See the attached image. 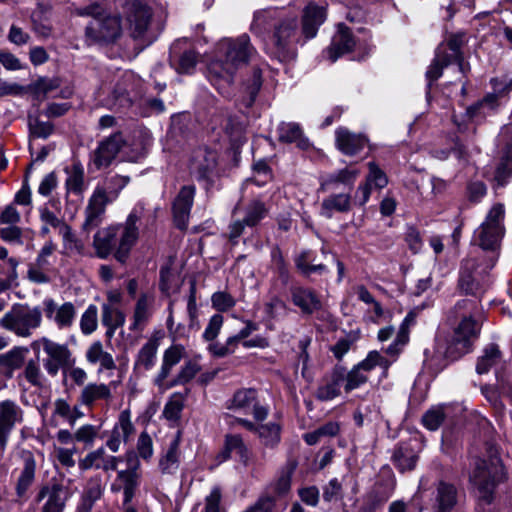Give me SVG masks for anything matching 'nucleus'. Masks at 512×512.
Wrapping results in <instances>:
<instances>
[{
	"mask_svg": "<svg viewBox=\"0 0 512 512\" xmlns=\"http://www.w3.org/2000/svg\"><path fill=\"white\" fill-rule=\"evenodd\" d=\"M22 420V410L11 400L0 402V454L6 449L9 435L17 422Z\"/></svg>",
	"mask_w": 512,
	"mask_h": 512,
	"instance_id": "nucleus-19",
	"label": "nucleus"
},
{
	"mask_svg": "<svg viewBox=\"0 0 512 512\" xmlns=\"http://www.w3.org/2000/svg\"><path fill=\"white\" fill-rule=\"evenodd\" d=\"M449 407L444 404L432 406L422 416V424L431 431L437 430L448 415Z\"/></svg>",
	"mask_w": 512,
	"mask_h": 512,
	"instance_id": "nucleus-55",
	"label": "nucleus"
},
{
	"mask_svg": "<svg viewBox=\"0 0 512 512\" xmlns=\"http://www.w3.org/2000/svg\"><path fill=\"white\" fill-rule=\"evenodd\" d=\"M24 369L18 378H24L29 384L34 387H42L44 385V375L40 369V365L37 361L30 359L24 363Z\"/></svg>",
	"mask_w": 512,
	"mask_h": 512,
	"instance_id": "nucleus-60",
	"label": "nucleus"
},
{
	"mask_svg": "<svg viewBox=\"0 0 512 512\" xmlns=\"http://www.w3.org/2000/svg\"><path fill=\"white\" fill-rule=\"evenodd\" d=\"M393 462L401 472L412 470L416 466L417 455L408 445H400L394 451Z\"/></svg>",
	"mask_w": 512,
	"mask_h": 512,
	"instance_id": "nucleus-54",
	"label": "nucleus"
},
{
	"mask_svg": "<svg viewBox=\"0 0 512 512\" xmlns=\"http://www.w3.org/2000/svg\"><path fill=\"white\" fill-rule=\"evenodd\" d=\"M187 394L188 390L185 393L175 392L170 396L163 409V416L167 420L176 422L180 419Z\"/></svg>",
	"mask_w": 512,
	"mask_h": 512,
	"instance_id": "nucleus-56",
	"label": "nucleus"
},
{
	"mask_svg": "<svg viewBox=\"0 0 512 512\" xmlns=\"http://www.w3.org/2000/svg\"><path fill=\"white\" fill-rule=\"evenodd\" d=\"M235 453L239 461L246 467L254 463L252 451L244 443L242 437L237 434H228L225 437L224 448L219 454L220 461H225Z\"/></svg>",
	"mask_w": 512,
	"mask_h": 512,
	"instance_id": "nucleus-25",
	"label": "nucleus"
},
{
	"mask_svg": "<svg viewBox=\"0 0 512 512\" xmlns=\"http://www.w3.org/2000/svg\"><path fill=\"white\" fill-rule=\"evenodd\" d=\"M144 210V203L138 202L124 223L98 230L93 237L97 257L106 259L113 253L118 262L125 263L138 240L139 231L136 224L142 218Z\"/></svg>",
	"mask_w": 512,
	"mask_h": 512,
	"instance_id": "nucleus-3",
	"label": "nucleus"
},
{
	"mask_svg": "<svg viewBox=\"0 0 512 512\" xmlns=\"http://www.w3.org/2000/svg\"><path fill=\"white\" fill-rule=\"evenodd\" d=\"M102 324L107 327V336L111 337L117 328L125 323V315L117 306L102 305Z\"/></svg>",
	"mask_w": 512,
	"mask_h": 512,
	"instance_id": "nucleus-50",
	"label": "nucleus"
},
{
	"mask_svg": "<svg viewBox=\"0 0 512 512\" xmlns=\"http://www.w3.org/2000/svg\"><path fill=\"white\" fill-rule=\"evenodd\" d=\"M463 44V38L460 35H453L447 43V47H439L437 50L444 52L449 57V62L456 65L459 73L465 74L469 68L468 64L464 63L460 48Z\"/></svg>",
	"mask_w": 512,
	"mask_h": 512,
	"instance_id": "nucleus-47",
	"label": "nucleus"
},
{
	"mask_svg": "<svg viewBox=\"0 0 512 512\" xmlns=\"http://www.w3.org/2000/svg\"><path fill=\"white\" fill-rule=\"evenodd\" d=\"M257 433L263 445L268 448H275L280 443L281 427L277 423L259 425Z\"/></svg>",
	"mask_w": 512,
	"mask_h": 512,
	"instance_id": "nucleus-57",
	"label": "nucleus"
},
{
	"mask_svg": "<svg viewBox=\"0 0 512 512\" xmlns=\"http://www.w3.org/2000/svg\"><path fill=\"white\" fill-rule=\"evenodd\" d=\"M141 473L139 472V463L129 464V467L125 470L117 472V476L111 485L113 492H123V505L130 504L136 495V492L140 486Z\"/></svg>",
	"mask_w": 512,
	"mask_h": 512,
	"instance_id": "nucleus-14",
	"label": "nucleus"
},
{
	"mask_svg": "<svg viewBox=\"0 0 512 512\" xmlns=\"http://www.w3.org/2000/svg\"><path fill=\"white\" fill-rule=\"evenodd\" d=\"M45 497H47V500L41 512H63L65 497L60 485H53L51 488L43 487L38 494V500H42Z\"/></svg>",
	"mask_w": 512,
	"mask_h": 512,
	"instance_id": "nucleus-41",
	"label": "nucleus"
},
{
	"mask_svg": "<svg viewBox=\"0 0 512 512\" xmlns=\"http://www.w3.org/2000/svg\"><path fill=\"white\" fill-rule=\"evenodd\" d=\"M32 23L34 32L42 37L48 38L52 36L53 27L46 16V12L42 9L39 11H35L32 15Z\"/></svg>",
	"mask_w": 512,
	"mask_h": 512,
	"instance_id": "nucleus-64",
	"label": "nucleus"
},
{
	"mask_svg": "<svg viewBox=\"0 0 512 512\" xmlns=\"http://www.w3.org/2000/svg\"><path fill=\"white\" fill-rule=\"evenodd\" d=\"M501 352L496 344H489L483 351L482 356L479 357L476 365L478 374L487 373L492 367L496 366L501 361Z\"/></svg>",
	"mask_w": 512,
	"mask_h": 512,
	"instance_id": "nucleus-53",
	"label": "nucleus"
},
{
	"mask_svg": "<svg viewBox=\"0 0 512 512\" xmlns=\"http://www.w3.org/2000/svg\"><path fill=\"white\" fill-rule=\"evenodd\" d=\"M449 65H452V63L449 62L448 55L444 52H441L440 50H437L435 58L426 72V78L428 80L429 87L442 75L443 68Z\"/></svg>",
	"mask_w": 512,
	"mask_h": 512,
	"instance_id": "nucleus-61",
	"label": "nucleus"
},
{
	"mask_svg": "<svg viewBox=\"0 0 512 512\" xmlns=\"http://www.w3.org/2000/svg\"><path fill=\"white\" fill-rule=\"evenodd\" d=\"M497 261V256H492L485 266L478 270L479 265L476 258L467 257L461 263L459 275V287L467 294H475L479 289V280L482 275L487 274Z\"/></svg>",
	"mask_w": 512,
	"mask_h": 512,
	"instance_id": "nucleus-13",
	"label": "nucleus"
},
{
	"mask_svg": "<svg viewBox=\"0 0 512 512\" xmlns=\"http://www.w3.org/2000/svg\"><path fill=\"white\" fill-rule=\"evenodd\" d=\"M43 322L42 310L39 306L27 303H15L0 318V327L21 338H29Z\"/></svg>",
	"mask_w": 512,
	"mask_h": 512,
	"instance_id": "nucleus-6",
	"label": "nucleus"
},
{
	"mask_svg": "<svg viewBox=\"0 0 512 512\" xmlns=\"http://www.w3.org/2000/svg\"><path fill=\"white\" fill-rule=\"evenodd\" d=\"M358 169L344 168L333 173H330L322 178L320 183L321 191H329L338 188L339 184L352 186L359 176Z\"/></svg>",
	"mask_w": 512,
	"mask_h": 512,
	"instance_id": "nucleus-38",
	"label": "nucleus"
},
{
	"mask_svg": "<svg viewBox=\"0 0 512 512\" xmlns=\"http://www.w3.org/2000/svg\"><path fill=\"white\" fill-rule=\"evenodd\" d=\"M85 358L90 364H100L101 370H114L116 368L113 356L104 350L100 341L93 342L87 348Z\"/></svg>",
	"mask_w": 512,
	"mask_h": 512,
	"instance_id": "nucleus-44",
	"label": "nucleus"
},
{
	"mask_svg": "<svg viewBox=\"0 0 512 512\" xmlns=\"http://www.w3.org/2000/svg\"><path fill=\"white\" fill-rule=\"evenodd\" d=\"M335 143L341 153L354 156L368 144V139L364 134L354 133L345 127H339L335 131Z\"/></svg>",
	"mask_w": 512,
	"mask_h": 512,
	"instance_id": "nucleus-22",
	"label": "nucleus"
},
{
	"mask_svg": "<svg viewBox=\"0 0 512 512\" xmlns=\"http://www.w3.org/2000/svg\"><path fill=\"white\" fill-rule=\"evenodd\" d=\"M185 41H176L170 48V63L178 73H191L198 62L199 55L193 49L182 51Z\"/></svg>",
	"mask_w": 512,
	"mask_h": 512,
	"instance_id": "nucleus-31",
	"label": "nucleus"
},
{
	"mask_svg": "<svg viewBox=\"0 0 512 512\" xmlns=\"http://www.w3.org/2000/svg\"><path fill=\"white\" fill-rule=\"evenodd\" d=\"M228 409L252 414L257 421H263L268 416V409L260 405L257 400V391L255 389H242L237 391Z\"/></svg>",
	"mask_w": 512,
	"mask_h": 512,
	"instance_id": "nucleus-15",
	"label": "nucleus"
},
{
	"mask_svg": "<svg viewBox=\"0 0 512 512\" xmlns=\"http://www.w3.org/2000/svg\"><path fill=\"white\" fill-rule=\"evenodd\" d=\"M50 270L40 266L35 260L27 264L26 279L37 285L48 284L51 281Z\"/></svg>",
	"mask_w": 512,
	"mask_h": 512,
	"instance_id": "nucleus-62",
	"label": "nucleus"
},
{
	"mask_svg": "<svg viewBox=\"0 0 512 512\" xmlns=\"http://www.w3.org/2000/svg\"><path fill=\"white\" fill-rule=\"evenodd\" d=\"M340 374H342L343 389L345 393L361 388L368 382L369 376H365L355 366L347 370L343 366H338Z\"/></svg>",
	"mask_w": 512,
	"mask_h": 512,
	"instance_id": "nucleus-52",
	"label": "nucleus"
},
{
	"mask_svg": "<svg viewBox=\"0 0 512 512\" xmlns=\"http://www.w3.org/2000/svg\"><path fill=\"white\" fill-rule=\"evenodd\" d=\"M468 478L478 504L486 506L494 501L497 487L507 480V472L498 453L490 451L487 456L473 459Z\"/></svg>",
	"mask_w": 512,
	"mask_h": 512,
	"instance_id": "nucleus-4",
	"label": "nucleus"
},
{
	"mask_svg": "<svg viewBox=\"0 0 512 512\" xmlns=\"http://www.w3.org/2000/svg\"><path fill=\"white\" fill-rule=\"evenodd\" d=\"M351 195L349 193L332 194L321 203V215L325 218H332L335 213H345L350 210Z\"/></svg>",
	"mask_w": 512,
	"mask_h": 512,
	"instance_id": "nucleus-39",
	"label": "nucleus"
},
{
	"mask_svg": "<svg viewBox=\"0 0 512 512\" xmlns=\"http://www.w3.org/2000/svg\"><path fill=\"white\" fill-rule=\"evenodd\" d=\"M42 347L47 358L43 360V366L47 374L55 377L60 370L69 368L74 365L76 359L73 357L71 350L66 344H60L47 337H42L33 342L32 347Z\"/></svg>",
	"mask_w": 512,
	"mask_h": 512,
	"instance_id": "nucleus-10",
	"label": "nucleus"
},
{
	"mask_svg": "<svg viewBox=\"0 0 512 512\" xmlns=\"http://www.w3.org/2000/svg\"><path fill=\"white\" fill-rule=\"evenodd\" d=\"M190 176L209 189L219 175L218 153L208 147L193 150L188 162Z\"/></svg>",
	"mask_w": 512,
	"mask_h": 512,
	"instance_id": "nucleus-7",
	"label": "nucleus"
},
{
	"mask_svg": "<svg viewBox=\"0 0 512 512\" xmlns=\"http://www.w3.org/2000/svg\"><path fill=\"white\" fill-rule=\"evenodd\" d=\"M113 400V394L110 384L90 382L86 384L78 397L79 403L82 405L93 408L97 403L104 402L110 403Z\"/></svg>",
	"mask_w": 512,
	"mask_h": 512,
	"instance_id": "nucleus-24",
	"label": "nucleus"
},
{
	"mask_svg": "<svg viewBox=\"0 0 512 512\" xmlns=\"http://www.w3.org/2000/svg\"><path fill=\"white\" fill-rule=\"evenodd\" d=\"M326 20V8L314 3H309L302 16V34L305 39H312L316 36L319 27Z\"/></svg>",
	"mask_w": 512,
	"mask_h": 512,
	"instance_id": "nucleus-32",
	"label": "nucleus"
},
{
	"mask_svg": "<svg viewBox=\"0 0 512 512\" xmlns=\"http://www.w3.org/2000/svg\"><path fill=\"white\" fill-rule=\"evenodd\" d=\"M498 142L503 146V155L496 168L494 180L497 186H504L512 175V126H506L501 130Z\"/></svg>",
	"mask_w": 512,
	"mask_h": 512,
	"instance_id": "nucleus-17",
	"label": "nucleus"
},
{
	"mask_svg": "<svg viewBox=\"0 0 512 512\" xmlns=\"http://www.w3.org/2000/svg\"><path fill=\"white\" fill-rule=\"evenodd\" d=\"M39 217L42 223L50 225L58 230L66 249L70 251L75 250L77 252L82 250L83 245L72 232L71 227L62 218L51 211L47 205L39 208Z\"/></svg>",
	"mask_w": 512,
	"mask_h": 512,
	"instance_id": "nucleus-16",
	"label": "nucleus"
},
{
	"mask_svg": "<svg viewBox=\"0 0 512 512\" xmlns=\"http://www.w3.org/2000/svg\"><path fill=\"white\" fill-rule=\"evenodd\" d=\"M342 374L338 366H335L331 373L318 386L315 396L320 401H331L341 394L343 388Z\"/></svg>",
	"mask_w": 512,
	"mask_h": 512,
	"instance_id": "nucleus-36",
	"label": "nucleus"
},
{
	"mask_svg": "<svg viewBox=\"0 0 512 512\" xmlns=\"http://www.w3.org/2000/svg\"><path fill=\"white\" fill-rule=\"evenodd\" d=\"M392 361L382 356L378 351H370L366 358L354 365L361 373L365 376L375 368L380 367L383 370V376H387V372L389 367L391 366Z\"/></svg>",
	"mask_w": 512,
	"mask_h": 512,
	"instance_id": "nucleus-51",
	"label": "nucleus"
},
{
	"mask_svg": "<svg viewBox=\"0 0 512 512\" xmlns=\"http://www.w3.org/2000/svg\"><path fill=\"white\" fill-rule=\"evenodd\" d=\"M185 355L186 349L181 344L171 345L164 351L161 368L153 380L158 391L167 382L166 379L171 373L173 367L176 366L185 357Z\"/></svg>",
	"mask_w": 512,
	"mask_h": 512,
	"instance_id": "nucleus-28",
	"label": "nucleus"
},
{
	"mask_svg": "<svg viewBox=\"0 0 512 512\" xmlns=\"http://www.w3.org/2000/svg\"><path fill=\"white\" fill-rule=\"evenodd\" d=\"M65 173L67 174L65 181L67 192L81 194L85 189L83 165L78 161H74L65 168Z\"/></svg>",
	"mask_w": 512,
	"mask_h": 512,
	"instance_id": "nucleus-49",
	"label": "nucleus"
},
{
	"mask_svg": "<svg viewBox=\"0 0 512 512\" xmlns=\"http://www.w3.org/2000/svg\"><path fill=\"white\" fill-rule=\"evenodd\" d=\"M416 312L410 311L405 318L403 319L396 338L394 341L387 347L386 353L392 357V363L397 359L399 354L403 351L404 347L409 342V333L410 328L416 323Z\"/></svg>",
	"mask_w": 512,
	"mask_h": 512,
	"instance_id": "nucleus-35",
	"label": "nucleus"
},
{
	"mask_svg": "<svg viewBox=\"0 0 512 512\" xmlns=\"http://www.w3.org/2000/svg\"><path fill=\"white\" fill-rule=\"evenodd\" d=\"M127 28L134 39L143 38L150 25V7L141 0H129L123 6Z\"/></svg>",
	"mask_w": 512,
	"mask_h": 512,
	"instance_id": "nucleus-11",
	"label": "nucleus"
},
{
	"mask_svg": "<svg viewBox=\"0 0 512 512\" xmlns=\"http://www.w3.org/2000/svg\"><path fill=\"white\" fill-rule=\"evenodd\" d=\"M266 214H267V209L263 202H261L259 200L251 201L245 209V216H244L243 220L234 221L230 225V227H229L230 240L235 243L236 240L243 233L245 226H248V227L256 226L262 219L265 218Z\"/></svg>",
	"mask_w": 512,
	"mask_h": 512,
	"instance_id": "nucleus-21",
	"label": "nucleus"
},
{
	"mask_svg": "<svg viewBox=\"0 0 512 512\" xmlns=\"http://www.w3.org/2000/svg\"><path fill=\"white\" fill-rule=\"evenodd\" d=\"M201 370V367L196 359L186 360L184 365L180 368L175 378L171 381H167L159 390L160 393H164L177 385H184L190 382Z\"/></svg>",
	"mask_w": 512,
	"mask_h": 512,
	"instance_id": "nucleus-45",
	"label": "nucleus"
},
{
	"mask_svg": "<svg viewBox=\"0 0 512 512\" xmlns=\"http://www.w3.org/2000/svg\"><path fill=\"white\" fill-rule=\"evenodd\" d=\"M23 469L17 481L16 493L19 497H23L28 488L32 485L35 478L36 461L31 452H23Z\"/></svg>",
	"mask_w": 512,
	"mask_h": 512,
	"instance_id": "nucleus-42",
	"label": "nucleus"
},
{
	"mask_svg": "<svg viewBox=\"0 0 512 512\" xmlns=\"http://www.w3.org/2000/svg\"><path fill=\"white\" fill-rule=\"evenodd\" d=\"M81 333L83 335H91L98 327V308L94 304L88 305L82 313L79 321Z\"/></svg>",
	"mask_w": 512,
	"mask_h": 512,
	"instance_id": "nucleus-59",
	"label": "nucleus"
},
{
	"mask_svg": "<svg viewBox=\"0 0 512 512\" xmlns=\"http://www.w3.org/2000/svg\"><path fill=\"white\" fill-rule=\"evenodd\" d=\"M74 13L93 17L85 30L86 37L92 42H113L122 33L120 18L117 15L104 14L97 3L76 8Z\"/></svg>",
	"mask_w": 512,
	"mask_h": 512,
	"instance_id": "nucleus-5",
	"label": "nucleus"
},
{
	"mask_svg": "<svg viewBox=\"0 0 512 512\" xmlns=\"http://www.w3.org/2000/svg\"><path fill=\"white\" fill-rule=\"evenodd\" d=\"M195 196L193 185L183 186L173 203V214L176 226L185 229L188 222L191 207Z\"/></svg>",
	"mask_w": 512,
	"mask_h": 512,
	"instance_id": "nucleus-26",
	"label": "nucleus"
},
{
	"mask_svg": "<svg viewBox=\"0 0 512 512\" xmlns=\"http://www.w3.org/2000/svg\"><path fill=\"white\" fill-rule=\"evenodd\" d=\"M480 331L479 324L471 317H464L453 335L447 340L446 347L443 350L442 345L437 343V350L444 357L455 360L470 350L472 342L477 338Z\"/></svg>",
	"mask_w": 512,
	"mask_h": 512,
	"instance_id": "nucleus-8",
	"label": "nucleus"
},
{
	"mask_svg": "<svg viewBox=\"0 0 512 512\" xmlns=\"http://www.w3.org/2000/svg\"><path fill=\"white\" fill-rule=\"evenodd\" d=\"M257 329L256 324L248 321L236 335L230 336L224 343L216 342L208 345V351L215 357L221 358L235 352L241 341H245L253 331Z\"/></svg>",
	"mask_w": 512,
	"mask_h": 512,
	"instance_id": "nucleus-30",
	"label": "nucleus"
},
{
	"mask_svg": "<svg viewBox=\"0 0 512 512\" xmlns=\"http://www.w3.org/2000/svg\"><path fill=\"white\" fill-rule=\"evenodd\" d=\"M256 55L257 51L247 34L223 38L217 42L207 61V78L221 94H227L236 72Z\"/></svg>",
	"mask_w": 512,
	"mask_h": 512,
	"instance_id": "nucleus-1",
	"label": "nucleus"
},
{
	"mask_svg": "<svg viewBox=\"0 0 512 512\" xmlns=\"http://www.w3.org/2000/svg\"><path fill=\"white\" fill-rule=\"evenodd\" d=\"M42 305L46 319L51 321L58 330H70L73 327L77 316L74 303L67 301L58 305L53 298L46 297Z\"/></svg>",
	"mask_w": 512,
	"mask_h": 512,
	"instance_id": "nucleus-12",
	"label": "nucleus"
},
{
	"mask_svg": "<svg viewBox=\"0 0 512 512\" xmlns=\"http://www.w3.org/2000/svg\"><path fill=\"white\" fill-rule=\"evenodd\" d=\"M120 461V457L109 455L104 447H99L79 460V468L81 470L101 469L105 472L114 471L117 469Z\"/></svg>",
	"mask_w": 512,
	"mask_h": 512,
	"instance_id": "nucleus-23",
	"label": "nucleus"
},
{
	"mask_svg": "<svg viewBox=\"0 0 512 512\" xmlns=\"http://www.w3.org/2000/svg\"><path fill=\"white\" fill-rule=\"evenodd\" d=\"M27 353V348L16 346L0 354V369L7 378H12L14 372L24 365Z\"/></svg>",
	"mask_w": 512,
	"mask_h": 512,
	"instance_id": "nucleus-37",
	"label": "nucleus"
},
{
	"mask_svg": "<svg viewBox=\"0 0 512 512\" xmlns=\"http://www.w3.org/2000/svg\"><path fill=\"white\" fill-rule=\"evenodd\" d=\"M180 465V451L179 442L177 439L173 440L166 452L159 460V470L163 475H175Z\"/></svg>",
	"mask_w": 512,
	"mask_h": 512,
	"instance_id": "nucleus-46",
	"label": "nucleus"
},
{
	"mask_svg": "<svg viewBox=\"0 0 512 512\" xmlns=\"http://www.w3.org/2000/svg\"><path fill=\"white\" fill-rule=\"evenodd\" d=\"M112 202L113 200L104 194V190L96 187L85 209V221L82 225V229L88 232L98 227L103 221L106 206Z\"/></svg>",
	"mask_w": 512,
	"mask_h": 512,
	"instance_id": "nucleus-18",
	"label": "nucleus"
},
{
	"mask_svg": "<svg viewBox=\"0 0 512 512\" xmlns=\"http://www.w3.org/2000/svg\"><path fill=\"white\" fill-rule=\"evenodd\" d=\"M155 297L153 294L142 293L134 308L133 322L130 326L131 330H142L154 312Z\"/></svg>",
	"mask_w": 512,
	"mask_h": 512,
	"instance_id": "nucleus-34",
	"label": "nucleus"
},
{
	"mask_svg": "<svg viewBox=\"0 0 512 512\" xmlns=\"http://www.w3.org/2000/svg\"><path fill=\"white\" fill-rule=\"evenodd\" d=\"M127 176L113 175L104 180L102 184L97 185L98 189L104 190V194L115 201L122 189L129 183Z\"/></svg>",
	"mask_w": 512,
	"mask_h": 512,
	"instance_id": "nucleus-58",
	"label": "nucleus"
},
{
	"mask_svg": "<svg viewBox=\"0 0 512 512\" xmlns=\"http://www.w3.org/2000/svg\"><path fill=\"white\" fill-rule=\"evenodd\" d=\"M504 206L494 205L486 216L485 221L474 233V240L483 250L495 251L504 235L502 221L504 218Z\"/></svg>",
	"mask_w": 512,
	"mask_h": 512,
	"instance_id": "nucleus-9",
	"label": "nucleus"
},
{
	"mask_svg": "<svg viewBox=\"0 0 512 512\" xmlns=\"http://www.w3.org/2000/svg\"><path fill=\"white\" fill-rule=\"evenodd\" d=\"M278 139L285 143H295L301 149L309 147V141L304 137L299 124L294 122L281 123L277 129Z\"/></svg>",
	"mask_w": 512,
	"mask_h": 512,
	"instance_id": "nucleus-43",
	"label": "nucleus"
},
{
	"mask_svg": "<svg viewBox=\"0 0 512 512\" xmlns=\"http://www.w3.org/2000/svg\"><path fill=\"white\" fill-rule=\"evenodd\" d=\"M457 488L450 483L440 482L436 489V512H449L457 503Z\"/></svg>",
	"mask_w": 512,
	"mask_h": 512,
	"instance_id": "nucleus-40",
	"label": "nucleus"
},
{
	"mask_svg": "<svg viewBox=\"0 0 512 512\" xmlns=\"http://www.w3.org/2000/svg\"><path fill=\"white\" fill-rule=\"evenodd\" d=\"M124 139L121 133H114L110 137L100 142L94 153V164L97 168L107 167L116 157Z\"/></svg>",
	"mask_w": 512,
	"mask_h": 512,
	"instance_id": "nucleus-27",
	"label": "nucleus"
},
{
	"mask_svg": "<svg viewBox=\"0 0 512 512\" xmlns=\"http://www.w3.org/2000/svg\"><path fill=\"white\" fill-rule=\"evenodd\" d=\"M134 433L135 427L131 421V412L129 409H124L119 413L118 419L106 441L107 448L113 453L118 452L121 442L129 441Z\"/></svg>",
	"mask_w": 512,
	"mask_h": 512,
	"instance_id": "nucleus-20",
	"label": "nucleus"
},
{
	"mask_svg": "<svg viewBox=\"0 0 512 512\" xmlns=\"http://www.w3.org/2000/svg\"><path fill=\"white\" fill-rule=\"evenodd\" d=\"M158 347V339L150 338L140 348L135 360V368L143 369L145 371L150 370L155 365Z\"/></svg>",
	"mask_w": 512,
	"mask_h": 512,
	"instance_id": "nucleus-48",
	"label": "nucleus"
},
{
	"mask_svg": "<svg viewBox=\"0 0 512 512\" xmlns=\"http://www.w3.org/2000/svg\"><path fill=\"white\" fill-rule=\"evenodd\" d=\"M0 260L6 261L5 265H0V273L4 276L10 277V280L19 282L18 267L20 261L16 257H9L7 248L0 245Z\"/></svg>",
	"mask_w": 512,
	"mask_h": 512,
	"instance_id": "nucleus-63",
	"label": "nucleus"
},
{
	"mask_svg": "<svg viewBox=\"0 0 512 512\" xmlns=\"http://www.w3.org/2000/svg\"><path fill=\"white\" fill-rule=\"evenodd\" d=\"M297 29V16L278 7L256 10L250 24V31L257 37L272 35L273 54L285 63L296 57Z\"/></svg>",
	"mask_w": 512,
	"mask_h": 512,
	"instance_id": "nucleus-2",
	"label": "nucleus"
},
{
	"mask_svg": "<svg viewBox=\"0 0 512 512\" xmlns=\"http://www.w3.org/2000/svg\"><path fill=\"white\" fill-rule=\"evenodd\" d=\"M290 294L293 304L303 314L311 315L322 307L321 300L313 289L295 285L290 288Z\"/></svg>",
	"mask_w": 512,
	"mask_h": 512,
	"instance_id": "nucleus-29",
	"label": "nucleus"
},
{
	"mask_svg": "<svg viewBox=\"0 0 512 512\" xmlns=\"http://www.w3.org/2000/svg\"><path fill=\"white\" fill-rule=\"evenodd\" d=\"M355 45L356 41L350 29L343 24H339L327 50L328 57L331 62H335L341 55L350 52Z\"/></svg>",
	"mask_w": 512,
	"mask_h": 512,
	"instance_id": "nucleus-33",
	"label": "nucleus"
}]
</instances>
